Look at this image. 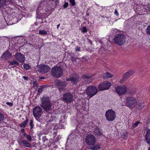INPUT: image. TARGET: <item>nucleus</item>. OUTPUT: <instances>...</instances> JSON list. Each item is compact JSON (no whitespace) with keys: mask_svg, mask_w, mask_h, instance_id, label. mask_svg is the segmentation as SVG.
<instances>
[{"mask_svg":"<svg viewBox=\"0 0 150 150\" xmlns=\"http://www.w3.org/2000/svg\"><path fill=\"white\" fill-rule=\"evenodd\" d=\"M41 106L46 111L50 110L51 104L49 98L47 97H43L41 99Z\"/></svg>","mask_w":150,"mask_h":150,"instance_id":"nucleus-1","label":"nucleus"},{"mask_svg":"<svg viewBox=\"0 0 150 150\" xmlns=\"http://www.w3.org/2000/svg\"><path fill=\"white\" fill-rule=\"evenodd\" d=\"M94 132L96 135L98 136L102 134V132L98 129H96L94 131Z\"/></svg>","mask_w":150,"mask_h":150,"instance_id":"nucleus-22","label":"nucleus"},{"mask_svg":"<svg viewBox=\"0 0 150 150\" xmlns=\"http://www.w3.org/2000/svg\"><path fill=\"white\" fill-rule=\"evenodd\" d=\"M40 8H41L40 7V6L38 7V10H40Z\"/></svg>","mask_w":150,"mask_h":150,"instance_id":"nucleus-53","label":"nucleus"},{"mask_svg":"<svg viewBox=\"0 0 150 150\" xmlns=\"http://www.w3.org/2000/svg\"><path fill=\"white\" fill-rule=\"evenodd\" d=\"M22 143L23 145L25 147H31V145L29 143L27 140H23L22 141Z\"/></svg>","mask_w":150,"mask_h":150,"instance_id":"nucleus-21","label":"nucleus"},{"mask_svg":"<svg viewBox=\"0 0 150 150\" xmlns=\"http://www.w3.org/2000/svg\"><path fill=\"white\" fill-rule=\"evenodd\" d=\"M79 81V77L77 75L71 77V83L73 85L76 84Z\"/></svg>","mask_w":150,"mask_h":150,"instance_id":"nucleus-18","label":"nucleus"},{"mask_svg":"<svg viewBox=\"0 0 150 150\" xmlns=\"http://www.w3.org/2000/svg\"><path fill=\"white\" fill-rule=\"evenodd\" d=\"M115 30H117L116 29H115Z\"/></svg>","mask_w":150,"mask_h":150,"instance_id":"nucleus-57","label":"nucleus"},{"mask_svg":"<svg viewBox=\"0 0 150 150\" xmlns=\"http://www.w3.org/2000/svg\"><path fill=\"white\" fill-rule=\"evenodd\" d=\"M6 104L10 106H12L13 105V104L12 103L7 102L6 103Z\"/></svg>","mask_w":150,"mask_h":150,"instance_id":"nucleus-43","label":"nucleus"},{"mask_svg":"<svg viewBox=\"0 0 150 150\" xmlns=\"http://www.w3.org/2000/svg\"><path fill=\"white\" fill-rule=\"evenodd\" d=\"M85 94V92H84L83 93V94Z\"/></svg>","mask_w":150,"mask_h":150,"instance_id":"nucleus-56","label":"nucleus"},{"mask_svg":"<svg viewBox=\"0 0 150 150\" xmlns=\"http://www.w3.org/2000/svg\"><path fill=\"white\" fill-rule=\"evenodd\" d=\"M4 118L3 115L0 112V122L4 120Z\"/></svg>","mask_w":150,"mask_h":150,"instance_id":"nucleus-38","label":"nucleus"},{"mask_svg":"<svg viewBox=\"0 0 150 150\" xmlns=\"http://www.w3.org/2000/svg\"><path fill=\"white\" fill-rule=\"evenodd\" d=\"M28 121L27 120L24 121L21 123L20 124V126L21 127H25L27 125Z\"/></svg>","mask_w":150,"mask_h":150,"instance_id":"nucleus-26","label":"nucleus"},{"mask_svg":"<svg viewBox=\"0 0 150 150\" xmlns=\"http://www.w3.org/2000/svg\"><path fill=\"white\" fill-rule=\"evenodd\" d=\"M70 3L73 6H74L75 5V2L74 0H69Z\"/></svg>","mask_w":150,"mask_h":150,"instance_id":"nucleus-40","label":"nucleus"},{"mask_svg":"<svg viewBox=\"0 0 150 150\" xmlns=\"http://www.w3.org/2000/svg\"><path fill=\"white\" fill-rule=\"evenodd\" d=\"M9 62L10 63V64L11 65H18L19 64V63L14 60L12 61H9Z\"/></svg>","mask_w":150,"mask_h":150,"instance_id":"nucleus-24","label":"nucleus"},{"mask_svg":"<svg viewBox=\"0 0 150 150\" xmlns=\"http://www.w3.org/2000/svg\"><path fill=\"white\" fill-rule=\"evenodd\" d=\"M147 34L150 35V25L148 26L146 29Z\"/></svg>","mask_w":150,"mask_h":150,"instance_id":"nucleus-34","label":"nucleus"},{"mask_svg":"<svg viewBox=\"0 0 150 150\" xmlns=\"http://www.w3.org/2000/svg\"><path fill=\"white\" fill-rule=\"evenodd\" d=\"M24 136H25L26 137V135H28L25 132L24 133Z\"/></svg>","mask_w":150,"mask_h":150,"instance_id":"nucleus-52","label":"nucleus"},{"mask_svg":"<svg viewBox=\"0 0 150 150\" xmlns=\"http://www.w3.org/2000/svg\"><path fill=\"white\" fill-rule=\"evenodd\" d=\"M127 91V88L125 86H118L116 88V91L120 95L125 94Z\"/></svg>","mask_w":150,"mask_h":150,"instance_id":"nucleus-13","label":"nucleus"},{"mask_svg":"<svg viewBox=\"0 0 150 150\" xmlns=\"http://www.w3.org/2000/svg\"><path fill=\"white\" fill-rule=\"evenodd\" d=\"M51 74L53 76L55 77H60L63 75V70L61 67H54L52 69Z\"/></svg>","mask_w":150,"mask_h":150,"instance_id":"nucleus-5","label":"nucleus"},{"mask_svg":"<svg viewBox=\"0 0 150 150\" xmlns=\"http://www.w3.org/2000/svg\"><path fill=\"white\" fill-rule=\"evenodd\" d=\"M6 0H0V8L5 5Z\"/></svg>","mask_w":150,"mask_h":150,"instance_id":"nucleus-27","label":"nucleus"},{"mask_svg":"<svg viewBox=\"0 0 150 150\" xmlns=\"http://www.w3.org/2000/svg\"><path fill=\"white\" fill-rule=\"evenodd\" d=\"M91 77L90 76H89L87 75L84 74L82 76V78L83 79H87L90 78Z\"/></svg>","mask_w":150,"mask_h":150,"instance_id":"nucleus-36","label":"nucleus"},{"mask_svg":"<svg viewBox=\"0 0 150 150\" xmlns=\"http://www.w3.org/2000/svg\"><path fill=\"white\" fill-rule=\"evenodd\" d=\"M21 132H25V130H24V129H21Z\"/></svg>","mask_w":150,"mask_h":150,"instance_id":"nucleus-50","label":"nucleus"},{"mask_svg":"<svg viewBox=\"0 0 150 150\" xmlns=\"http://www.w3.org/2000/svg\"><path fill=\"white\" fill-rule=\"evenodd\" d=\"M148 150H150V147H149Z\"/></svg>","mask_w":150,"mask_h":150,"instance_id":"nucleus-55","label":"nucleus"},{"mask_svg":"<svg viewBox=\"0 0 150 150\" xmlns=\"http://www.w3.org/2000/svg\"><path fill=\"white\" fill-rule=\"evenodd\" d=\"M45 88V86H41L38 89V93L39 94L41 93L44 88Z\"/></svg>","mask_w":150,"mask_h":150,"instance_id":"nucleus-28","label":"nucleus"},{"mask_svg":"<svg viewBox=\"0 0 150 150\" xmlns=\"http://www.w3.org/2000/svg\"><path fill=\"white\" fill-rule=\"evenodd\" d=\"M43 5H44V7H43L42 8V10H44L45 11H43L42 12H41V11H40V13H42L43 14H45L50 9V8L49 7H48L47 8H46L47 6V4H46L45 2H44L43 3H42L41 4V6H43Z\"/></svg>","mask_w":150,"mask_h":150,"instance_id":"nucleus-17","label":"nucleus"},{"mask_svg":"<svg viewBox=\"0 0 150 150\" xmlns=\"http://www.w3.org/2000/svg\"><path fill=\"white\" fill-rule=\"evenodd\" d=\"M100 147L99 144H97L95 145L93 147H91V149L93 150H96L100 149Z\"/></svg>","mask_w":150,"mask_h":150,"instance_id":"nucleus-23","label":"nucleus"},{"mask_svg":"<svg viewBox=\"0 0 150 150\" xmlns=\"http://www.w3.org/2000/svg\"><path fill=\"white\" fill-rule=\"evenodd\" d=\"M38 83L36 81H33V86L35 88H36L38 87Z\"/></svg>","mask_w":150,"mask_h":150,"instance_id":"nucleus-35","label":"nucleus"},{"mask_svg":"<svg viewBox=\"0 0 150 150\" xmlns=\"http://www.w3.org/2000/svg\"><path fill=\"white\" fill-rule=\"evenodd\" d=\"M39 34L41 35H45L47 34V33L46 30H39Z\"/></svg>","mask_w":150,"mask_h":150,"instance_id":"nucleus-29","label":"nucleus"},{"mask_svg":"<svg viewBox=\"0 0 150 150\" xmlns=\"http://www.w3.org/2000/svg\"><path fill=\"white\" fill-rule=\"evenodd\" d=\"M138 14H139V15H142V13H139V12H138Z\"/></svg>","mask_w":150,"mask_h":150,"instance_id":"nucleus-54","label":"nucleus"},{"mask_svg":"<svg viewBox=\"0 0 150 150\" xmlns=\"http://www.w3.org/2000/svg\"><path fill=\"white\" fill-rule=\"evenodd\" d=\"M23 78L24 80H25L26 81L28 80V78L27 77L25 76H23Z\"/></svg>","mask_w":150,"mask_h":150,"instance_id":"nucleus-46","label":"nucleus"},{"mask_svg":"<svg viewBox=\"0 0 150 150\" xmlns=\"http://www.w3.org/2000/svg\"><path fill=\"white\" fill-rule=\"evenodd\" d=\"M33 112L35 118L37 121H39V118L43 114L42 109L39 106L35 107L33 109Z\"/></svg>","mask_w":150,"mask_h":150,"instance_id":"nucleus-4","label":"nucleus"},{"mask_svg":"<svg viewBox=\"0 0 150 150\" xmlns=\"http://www.w3.org/2000/svg\"><path fill=\"white\" fill-rule=\"evenodd\" d=\"M26 138L30 142L32 140V138L30 135H26Z\"/></svg>","mask_w":150,"mask_h":150,"instance_id":"nucleus-39","label":"nucleus"},{"mask_svg":"<svg viewBox=\"0 0 150 150\" xmlns=\"http://www.w3.org/2000/svg\"><path fill=\"white\" fill-rule=\"evenodd\" d=\"M110 86V83L107 81H105L99 84L98 88L100 91H104L108 89Z\"/></svg>","mask_w":150,"mask_h":150,"instance_id":"nucleus-11","label":"nucleus"},{"mask_svg":"<svg viewBox=\"0 0 150 150\" xmlns=\"http://www.w3.org/2000/svg\"><path fill=\"white\" fill-rule=\"evenodd\" d=\"M98 92L97 88L94 86H89L87 87L86 93V94L90 98L95 96Z\"/></svg>","mask_w":150,"mask_h":150,"instance_id":"nucleus-7","label":"nucleus"},{"mask_svg":"<svg viewBox=\"0 0 150 150\" xmlns=\"http://www.w3.org/2000/svg\"><path fill=\"white\" fill-rule=\"evenodd\" d=\"M137 108L139 110H141L145 106V104L144 102H141L140 103H137Z\"/></svg>","mask_w":150,"mask_h":150,"instance_id":"nucleus-20","label":"nucleus"},{"mask_svg":"<svg viewBox=\"0 0 150 150\" xmlns=\"http://www.w3.org/2000/svg\"><path fill=\"white\" fill-rule=\"evenodd\" d=\"M30 126H31V128H33V121L32 120H31L30 121Z\"/></svg>","mask_w":150,"mask_h":150,"instance_id":"nucleus-45","label":"nucleus"},{"mask_svg":"<svg viewBox=\"0 0 150 150\" xmlns=\"http://www.w3.org/2000/svg\"><path fill=\"white\" fill-rule=\"evenodd\" d=\"M15 58L20 63L24 62L25 59L24 56L20 53H16L15 56Z\"/></svg>","mask_w":150,"mask_h":150,"instance_id":"nucleus-14","label":"nucleus"},{"mask_svg":"<svg viewBox=\"0 0 150 150\" xmlns=\"http://www.w3.org/2000/svg\"><path fill=\"white\" fill-rule=\"evenodd\" d=\"M145 139L148 144H150V130H148L147 131Z\"/></svg>","mask_w":150,"mask_h":150,"instance_id":"nucleus-19","label":"nucleus"},{"mask_svg":"<svg viewBox=\"0 0 150 150\" xmlns=\"http://www.w3.org/2000/svg\"><path fill=\"white\" fill-rule=\"evenodd\" d=\"M68 2H65L63 6V7L64 8H65L68 6Z\"/></svg>","mask_w":150,"mask_h":150,"instance_id":"nucleus-42","label":"nucleus"},{"mask_svg":"<svg viewBox=\"0 0 150 150\" xmlns=\"http://www.w3.org/2000/svg\"><path fill=\"white\" fill-rule=\"evenodd\" d=\"M74 99V96L69 92L64 93L63 96L62 100L66 103L71 102Z\"/></svg>","mask_w":150,"mask_h":150,"instance_id":"nucleus-9","label":"nucleus"},{"mask_svg":"<svg viewBox=\"0 0 150 150\" xmlns=\"http://www.w3.org/2000/svg\"><path fill=\"white\" fill-rule=\"evenodd\" d=\"M23 67L25 69L28 70L30 68V66L28 64H26L23 65Z\"/></svg>","mask_w":150,"mask_h":150,"instance_id":"nucleus-32","label":"nucleus"},{"mask_svg":"<svg viewBox=\"0 0 150 150\" xmlns=\"http://www.w3.org/2000/svg\"><path fill=\"white\" fill-rule=\"evenodd\" d=\"M67 84V83L66 82L62 81L60 80L56 82V85L58 87L59 91L60 92L66 90L65 87Z\"/></svg>","mask_w":150,"mask_h":150,"instance_id":"nucleus-10","label":"nucleus"},{"mask_svg":"<svg viewBox=\"0 0 150 150\" xmlns=\"http://www.w3.org/2000/svg\"><path fill=\"white\" fill-rule=\"evenodd\" d=\"M81 32L83 33H85L87 32V30L86 28V27H83L82 28L81 30Z\"/></svg>","mask_w":150,"mask_h":150,"instance_id":"nucleus-31","label":"nucleus"},{"mask_svg":"<svg viewBox=\"0 0 150 150\" xmlns=\"http://www.w3.org/2000/svg\"><path fill=\"white\" fill-rule=\"evenodd\" d=\"M144 8L146 11H150V5H147L145 6Z\"/></svg>","mask_w":150,"mask_h":150,"instance_id":"nucleus-33","label":"nucleus"},{"mask_svg":"<svg viewBox=\"0 0 150 150\" xmlns=\"http://www.w3.org/2000/svg\"><path fill=\"white\" fill-rule=\"evenodd\" d=\"M80 50V48L79 47H77L76 49V51H79Z\"/></svg>","mask_w":150,"mask_h":150,"instance_id":"nucleus-47","label":"nucleus"},{"mask_svg":"<svg viewBox=\"0 0 150 150\" xmlns=\"http://www.w3.org/2000/svg\"><path fill=\"white\" fill-rule=\"evenodd\" d=\"M127 79L124 78L123 76V78L122 79H120V83H124L125 80H126Z\"/></svg>","mask_w":150,"mask_h":150,"instance_id":"nucleus-41","label":"nucleus"},{"mask_svg":"<svg viewBox=\"0 0 150 150\" xmlns=\"http://www.w3.org/2000/svg\"><path fill=\"white\" fill-rule=\"evenodd\" d=\"M126 39L125 36L123 34H117L114 38V41L116 44L121 46L125 43Z\"/></svg>","mask_w":150,"mask_h":150,"instance_id":"nucleus-3","label":"nucleus"},{"mask_svg":"<svg viewBox=\"0 0 150 150\" xmlns=\"http://www.w3.org/2000/svg\"><path fill=\"white\" fill-rule=\"evenodd\" d=\"M104 76L105 77H106L107 78H111L113 76L110 73L107 72L106 74H104Z\"/></svg>","mask_w":150,"mask_h":150,"instance_id":"nucleus-25","label":"nucleus"},{"mask_svg":"<svg viewBox=\"0 0 150 150\" xmlns=\"http://www.w3.org/2000/svg\"><path fill=\"white\" fill-rule=\"evenodd\" d=\"M105 116L107 120L109 121H112L116 117L115 112L112 110H109L105 113Z\"/></svg>","mask_w":150,"mask_h":150,"instance_id":"nucleus-8","label":"nucleus"},{"mask_svg":"<svg viewBox=\"0 0 150 150\" xmlns=\"http://www.w3.org/2000/svg\"><path fill=\"white\" fill-rule=\"evenodd\" d=\"M137 101L135 98L132 97H128L126 100V105L130 109L134 108L137 105Z\"/></svg>","mask_w":150,"mask_h":150,"instance_id":"nucleus-2","label":"nucleus"},{"mask_svg":"<svg viewBox=\"0 0 150 150\" xmlns=\"http://www.w3.org/2000/svg\"><path fill=\"white\" fill-rule=\"evenodd\" d=\"M9 2L10 4H12L13 3V0H7Z\"/></svg>","mask_w":150,"mask_h":150,"instance_id":"nucleus-49","label":"nucleus"},{"mask_svg":"<svg viewBox=\"0 0 150 150\" xmlns=\"http://www.w3.org/2000/svg\"><path fill=\"white\" fill-rule=\"evenodd\" d=\"M60 25V24H59L57 25V28H59Z\"/></svg>","mask_w":150,"mask_h":150,"instance_id":"nucleus-51","label":"nucleus"},{"mask_svg":"<svg viewBox=\"0 0 150 150\" xmlns=\"http://www.w3.org/2000/svg\"><path fill=\"white\" fill-rule=\"evenodd\" d=\"M50 69V67L47 65L41 64L38 66V71L42 74L48 72Z\"/></svg>","mask_w":150,"mask_h":150,"instance_id":"nucleus-12","label":"nucleus"},{"mask_svg":"<svg viewBox=\"0 0 150 150\" xmlns=\"http://www.w3.org/2000/svg\"><path fill=\"white\" fill-rule=\"evenodd\" d=\"M66 81H71V77L70 78L67 79H66Z\"/></svg>","mask_w":150,"mask_h":150,"instance_id":"nucleus-48","label":"nucleus"},{"mask_svg":"<svg viewBox=\"0 0 150 150\" xmlns=\"http://www.w3.org/2000/svg\"><path fill=\"white\" fill-rule=\"evenodd\" d=\"M11 54L7 50L3 54L1 57L2 59L7 60L11 57Z\"/></svg>","mask_w":150,"mask_h":150,"instance_id":"nucleus-15","label":"nucleus"},{"mask_svg":"<svg viewBox=\"0 0 150 150\" xmlns=\"http://www.w3.org/2000/svg\"><path fill=\"white\" fill-rule=\"evenodd\" d=\"M139 123H140V122L138 121L136 122L133 124L132 126V128H135L137 126L138 124H139Z\"/></svg>","mask_w":150,"mask_h":150,"instance_id":"nucleus-37","label":"nucleus"},{"mask_svg":"<svg viewBox=\"0 0 150 150\" xmlns=\"http://www.w3.org/2000/svg\"><path fill=\"white\" fill-rule=\"evenodd\" d=\"M127 137V134L126 133H123L121 135V138L124 139H126Z\"/></svg>","mask_w":150,"mask_h":150,"instance_id":"nucleus-30","label":"nucleus"},{"mask_svg":"<svg viewBox=\"0 0 150 150\" xmlns=\"http://www.w3.org/2000/svg\"><path fill=\"white\" fill-rule=\"evenodd\" d=\"M115 14L117 16H118L119 15V13L118 12V11L117 10V9H115V12H114Z\"/></svg>","mask_w":150,"mask_h":150,"instance_id":"nucleus-44","label":"nucleus"},{"mask_svg":"<svg viewBox=\"0 0 150 150\" xmlns=\"http://www.w3.org/2000/svg\"><path fill=\"white\" fill-rule=\"evenodd\" d=\"M85 141L86 144L89 146H93L96 142V137L91 134H88L86 136Z\"/></svg>","mask_w":150,"mask_h":150,"instance_id":"nucleus-6","label":"nucleus"},{"mask_svg":"<svg viewBox=\"0 0 150 150\" xmlns=\"http://www.w3.org/2000/svg\"><path fill=\"white\" fill-rule=\"evenodd\" d=\"M134 72V70H129L123 74V77L124 78L127 79L129 77L133 75Z\"/></svg>","mask_w":150,"mask_h":150,"instance_id":"nucleus-16","label":"nucleus"}]
</instances>
